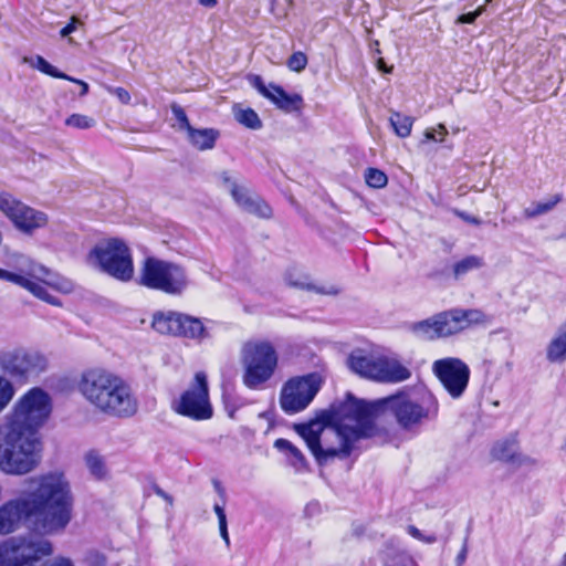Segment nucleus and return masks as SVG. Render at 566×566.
Listing matches in <instances>:
<instances>
[{
    "mask_svg": "<svg viewBox=\"0 0 566 566\" xmlns=\"http://www.w3.org/2000/svg\"><path fill=\"white\" fill-rule=\"evenodd\" d=\"M461 217L468 221V222H471V223H475L478 224L479 223V220L475 218V217H468V216H464L463 213H461Z\"/></svg>",
    "mask_w": 566,
    "mask_h": 566,
    "instance_id": "13d9d810",
    "label": "nucleus"
},
{
    "mask_svg": "<svg viewBox=\"0 0 566 566\" xmlns=\"http://www.w3.org/2000/svg\"><path fill=\"white\" fill-rule=\"evenodd\" d=\"M65 125L78 129H87L95 125V120L86 115L72 114L65 119Z\"/></svg>",
    "mask_w": 566,
    "mask_h": 566,
    "instance_id": "f704fd0d",
    "label": "nucleus"
},
{
    "mask_svg": "<svg viewBox=\"0 0 566 566\" xmlns=\"http://www.w3.org/2000/svg\"><path fill=\"white\" fill-rule=\"evenodd\" d=\"M219 531H220V535H221L222 539L226 542V545L229 546L230 545V538H229L227 522L219 523Z\"/></svg>",
    "mask_w": 566,
    "mask_h": 566,
    "instance_id": "3c124183",
    "label": "nucleus"
},
{
    "mask_svg": "<svg viewBox=\"0 0 566 566\" xmlns=\"http://www.w3.org/2000/svg\"><path fill=\"white\" fill-rule=\"evenodd\" d=\"M87 264L107 275L128 282L134 276L132 251L125 241L109 238L97 242L86 256Z\"/></svg>",
    "mask_w": 566,
    "mask_h": 566,
    "instance_id": "6e6552de",
    "label": "nucleus"
},
{
    "mask_svg": "<svg viewBox=\"0 0 566 566\" xmlns=\"http://www.w3.org/2000/svg\"><path fill=\"white\" fill-rule=\"evenodd\" d=\"M221 180L223 185L228 188V190L231 192V184H237L234 180H232L230 174L228 171H223L220 175Z\"/></svg>",
    "mask_w": 566,
    "mask_h": 566,
    "instance_id": "864d4df0",
    "label": "nucleus"
},
{
    "mask_svg": "<svg viewBox=\"0 0 566 566\" xmlns=\"http://www.w3.org/2000/svg\"><path fill=\"white\" fill-rule=\"evenodd\" d=\"M199 3L206 8H213L217 4V0H199Z\"/></svg>",
    "mask_w": 566,
    "mask_h": 566,
    "instance_id": "4d7b16f0",
    "label": "nucleus"
},
{
    "mask_svg": "<svg viewBox=\"0 0 566 566\" xmlns=\"http://www.w3.org/2000/svg\"><path fill=\"white\" fill-rule=\"evenodd\" d=\"M153 491L156 495L165 500L170 506L174 504V499L171 495H169L167 492H165L160 486L157 484L153 485Z\"/></svg>",
    "mask_w": 566,
    "mask_h": 566,
    "instance_id": "c03bdc74",
    "label": "nucleus"
},
{
    "mask_svg": "<svg viewBox=\"0 0 566 566\" xmlns=\"http://www.w3.org/2000/svg\"><path fill=\"white\" fill-rule=\"evenodd\" d=\"M291 7V0H271V12L277 17H285Z\"/></svg>",
    "mask_w": 566,
    "mask_h": 566,
    "instance_id": "4c0bfd02",
    "label": "nucleus"
},
{
    "mask_svg": "<svg viewBox=\"0 0 566 566\" xmlns=\"http://www.w3.org/2000/svg\"><path fill=\"white\" fill-rule=\"evenodd\" d=\"M439 326L437 315L429 317L427 319L413 323L411 326L412 333L421 339L432 340L436 338H440Z\"/></svg>",
    "mask_w": 566,
    "mask_h": 566,
    "instance_id": "a878e982",
    "label": "nucleus"
},
{
    "mask_svg": "<svg viewBox=\"0 0 566 566\" xmlns=\"http://www.w3.org/2000/svg\"><path fill=\"white\" fill-rule=\"evenodd\" d=\"M171 112L178 122L179 128L185 129L187 134H189L193 127L190 125L184 108L177 104H172Z\"/></svg>",
    "mask_w": 566,
    "mask_h": 566,
    "instance_id": "e433bc0d",
    "label": "nucleus"
},
{
    "mask_svg": "<svg viewBox=\"0 0 566 566\" xmlns=\"http://www.w3.org/2000/svg\"><path fill=\"white\" fill-rule=\"evenodd\" d=\"M366 413L376 426L375 419L380 412L388 411L397 421L399 427L409 430L422 423V421L436 417L439 405L436 397L427 391L420 397H415L407 391L400 390L395 395L366 401L360 399Z\"/></svg>",
    "mask_w": 566,
    "mask_h": 566,
    "instance_id": "39448f33",
    "label": "nucleus"
},
{
    "mask_svg": "<svg viewBox=\"0 0 566 566\" xmlns=\"http://www.w3.org/2000/svg\"><path fill=\"white\" fill-rule=\"evenodd\" d=\"M74 80H75V81H72V82H73V83H76V84H78V85H81V87H82L80 95H81V96L86 95V94H87V92H88V85H87V83H85L84 81L77 80V78H74Z\"/></svg>",
    "mask_w": 566,
    "mask_h": 566,
    "instance_id": "6e6d98bb",
    "label": "nucleus"
},
{
    "mask_svg": "<svg viewBox=\"0 0 566 566\" xmlns=\"http://www.w3.org/2000/svg\"><path fill=\"white\" fill-rule=\"evenodd\" d=\"M321 382L315 373L290 379L281 391V408L290 415L304 410L318 392Z\"/></svg>",
    "mask_w": 566,
    "mask_h": 566,
    "instance_id": "f8f14e48",
    "label": "nucleus"
},
{
    "mask_svg": "<svg viewBox=\"0 0 566 566\" xmlns=\"http://www.w3.org/2000/svg\"><path fill=\"white\" fill-rule=\"evenodd\" d=\"M14 395L15 389L13 384L8 378L0 375V413L9 406Z\"/></svg>",
    "mask_w": 566,
    "mask_h": 566,
    "instance_id": "2f4dec72",
    "label": "nucleus"
},
{
    "mask_svg": "<svg viewBox=\"0 0 566 566\" xmlns=\"http://www.w3.org/2000/svg\"><path fill=\"white\" fill-rule=\"evenodd\" d=\"M151 326L163 335L182 336L198 340L208 337L207 329L199 318L174 311L154 313Z\"/></svg>",
    "mask_w": 566,
    "mask_h": 566,
    "instance_id": "ddd939ff",
    "label": "nucleus"
},
{
    "mask_svg": "<svg viewBox=\"0 0 566 566\" xmlns=\"http://www.w3.org/2000/svg\"><path fill=\"white\" fill-rule=\"evenodd\" d=\"M287 67L293 72H302L307 65V56L305 53L298 51L294 52L286 62Z\"/></svg>",
    "mask_w": 566,
    "mask_h": 566,
    "instance_id": "c9c22d12",
    "label": "nucleus"
},
{
    "mask_svg": "<svg viewBox=\"0 0 566 566\" xmlns=\"http://www.w3.org/2000/svg\"><path fill=\"white\" fill-rule=\"evenodd\" d=\"M564 566H566V553H565V556H564Z\"/></svg>",
    "mask_w": 566,
    "mask_h": 566,
    "instance_id": "680f3d73",
    "label": "nucleus"
},
{
    "mask_svg": "<svg viewBox=\"0 0 566 566\" xmlns=\"http://www.w3.org/2000/svg\"><path fill=\"white\" fill-rule=\"evenodd\" d=\"M331 418L334 422L331 426L315 419L295 427L318 465H327L335 459H347L356 442L374 437L377 432L360 399L352 394H347L344 401L332 406Z\"/></svg>",
    "mask_w": 566,
    "mask_h": 566,
    "instance_id": "7ed1b4c3",
    "label": "nucleus"
},
{
    "mask_svg": "<svg viewBox=\"0 0 566 566\" xmlns=\"http://www.w3.org/2000/svg\"><path fill=\"white\" fill-rule=\"evenodd\" d=\"M274 447L280 450V451H284V452H290L292 450V448L294 447V444H292L289 440L286 439H277L275 442H274Z\"/></svg>",
    "mask_w": 566,
    "mask_h": 566,
    "instance_id": "49530a36",
    "label": "nucleus"
},
{
    "mask_svg": "<svg viewBox=\"0 0 566 566\" xmlns=\"http://www.w3.org/2000/svg\"><path fill=\"white\" fill-rule=\"evenodd\" d=\"M462 321V328L465 329L472 324H484L488 318L486 315L480 310H460L457 313Z\"/></svg>",
    "mask_w": 566,
    "mask_h": 566,
    "instance_id": "7c9ffc66",
    "label": "nucleus"
},
{
    "mask_svg": "<svg viewBox=\"0 0 566 566\" xmlns=\"http://www.w3.org/2000/svg\"><path fill=\"white\" fill-rule=\"evenodd\" d=\"M373 380L384 384H397L411 377L410 369L398 359L387 356H378L374 366Z\"/></svg>",
    "mask_w": 566,
    "mask_h": 566,
    "instance_id": "dca6fc26",
    "label": "nucleus"
},
{
    "mask_svg": "<svg viewBox=\"0 0 566 566\" xmlns=\"http://www.w3.org/2000/svg\"><path fill=\"white\" fill-rule=\"evenodd\" d=\"M546 359L552 364L566 361V321L557 328L546 346Z\"/></svg>",
    "mask_w": 566,
    "mask_h": 566,
    "instance_id": "6ab92c4d",
    "label": "nucleus"
},
{
    "mask_svg": "<svg viewBox=\"0 0 566 566\" xmlns=\"http://www.w3.org/2000/svg\"><path fill=\"white\" fill-rule=\"evenodd\" d=\"M517 449L515 440H505L494 446L492 454L496 460L518 467L532 463V460L518 453Z\"/></svg>",
    "mask_w": 566,
    "mask_h": 566,
    "instance_id": "a211bd4d",
    "label": "nucleus"
},
{
    "mask_svg": "<svg viewBox=\"0 0 566 566\" xmlns=\"http://www.w3.org/2000/svg\"><path fill=\"white\" fill-rule=\"evenodd\" d=\"M213 511L217 514L218 523H224L227 522V516L223 506L219 504H214Z\"/></svg>",
    "mask_w": 566,
    "mask_h": 566,
    "instance_id": "8fccbe9b",
    "label": "nucleus"
},
{
    "mask_svg": "<svg viewBox=\"0 0 566 566\" xmlns=\"http://www.w3.org/2000/svg\"><path fill=\"white\" fill-rule=\"evenodd\" d=\"M407 532L413 538L426 544H433L437 541V537L434 535H423L421 531L417 528L415 525H408Z\"/></svg>",
    "mask_w": 566,
    "mask_h": 566,
    "instance_id": "58836bf2",
    "label": "nucleus"
},
{
    "mask_svg": "<svg viewBox=\"0 0 566 566\" xmlns=\"http://www.w3.org/2000/svg\"><path fill=\"white\" fill-rule=\"evenodd\" d=\"M269 99L274 103L276 107L287 113L298 111L303 103L301 95H290L279 85L273 86V92Z\"/></svg>",
    "mask_w": 566,
    "mask_h": 566,
    "instance_id": "412c9836",
    "label": "nucleus"
},
{
    "mask_svg": "<svg viewBox=\"0 0 566 566\" xmlns=\"http://www.w3.org/2000/svg\"><path fill=\"white\" fill-rule=\"evenodd\" d=\"M83 397L104 415L130 418L138 411V400L128 382L101 367L86 369L78 382Z\"/></svg>",
    "mask_w": 566,
    "mask_h": 566,
    "instance_id": "20e7f679",
    "label": "nucleus"
},
{
    "mask_svg": "<svg viewBox=\"0 0 566 566\" xmlns=\"http://www.w3.org/2000/svg\"><path fill=\"white\" fill-rule=\"evenodd\" d=\"M77 22H78V20H77L75 17H73V18L71 19V22H70L67 25H65V27L60 31L61 36H62V38H65V36L70 35L72 32H74V31H75V29H76V23H77Z\"/></svg>",
    "mask_w": 566,
    "mask_h": 566,
    "instance_id": "a18cd8bd",
    "label": "nucleus"
},
{
    "mask_svg": "<svg viewBox=\"0 0 566 566\" xmlns=\"http://www.w3.org/2000/svg\"><path fill=\"white\" fill-rule=\"evenodd\" d=\"M216 489L219 493H223V489L221 488L219 482H214Z\"/></svg>",
    "mask_w": 566,
    "mask_h": 566,
    "instance_id": "052dcab7",
    "label": "nucleus"
},
{
    "mask_svg": "<svg viewBox=\"0 0 566 566\" xmlns=\"http://www.w3.org/2000/svg\"><path fill=\"white\" fill-rule=\"evenodd\" d=\"M213 511L217 514L218 523H224L227 522V516L223 506L219 504H214Z\"/></svg>",
    "mask_w": 566,
    "mask_h": 566,
    "instance_id": "09e8293b",
    "label": "nucleus"
},
{
    "mask_svg": "<svg viewBox=\"0 0 566 566\" xmlns=\"http://www.w3.org/2000/svg\"><path fill=\"white\" fill-rule=\"evenodd\" d=\"M377 358L378 356L366 355L361 350H355L348 357V366L359 376L373 380L374 366L377 364Z\"/></svg>",
    "mask_w": 566,
    "mask_h": 566,
    "instance_id": "aec40b11",
    "label": "nucleus"
},
{
    "mask_svg": "<svg viewBox=\"0 0 566 566\" xmlns=\"http://www.w3.org/2000/svg\"><path fill=\"white\" fill-rule=\"evenodd\" d=\"M378 67H379L380 70H384V71H385V72H387V73H389V72L391 71V69H386V67H385V63H384L382 59L378 60Z\"/></svg>",
    "mask_w": 566,
    "mask_h": 566,
    "instance_id": "bf43d9fd",
    "label": "nucleus"
},
{
    "mask_svg": "<svg viewBox=\"0 0 566 566\" xmlns=\"http://www.w3.org/2000/svg\"><path fill=\"white\" fill-rule=\"evenodd\" d=\"M390 125L399 137L405 138L411 133L413 118L398 112H392L390 116Z\"/></svg>",
    "mask_w": 566,
    "mask_h": 566,
    "instance_id": "c85d7f7f",
    "label": "nucleus"
},
{
    "mask_svg": "<svg viewBox=\"0 0 566 566\" xmlns=\"http://www.w3.org/2000/svg\"><path fill=\"white\" fill-rule=\"evenodd\" d=\"M483 7H480L478 10L473 12L461 14L455 22L458 24L473 23L478 19V17L481 15Z\"/></svg>",
    "mask_w": 566,
    "mask_h": 566,
    "instance_id": "a19ab883",
    "label": "nucleus"
},
{
    "mask_svg": "<svg viewBox=\"0 0 566 566\" xmlns=\"http://www.w3.org/2000/svg\"><path fill=\"white\" fill-rule=\"evenodd\" d=\"M560 200V195H554L544 202H533L530 207L525 208L524 216L526 218H535L537 216L545 214L549 212Z\"/></svg>",
    "mask_w": 566,
    "mask_h": 566,
    "instance_id": "c756f323",
    "label": "nucleus"
},
{
    "mask_svg": "<svg viewBox=\"0 0 566 566\" xmlns=\"http://www.w3.org/2000/svg\"><path fill=\"white\" fill-rule=\"evenodd\" d=\"M436 130H437L438 138L444 139L446 136L448 135V129L443 124H438Z\"/></svg>",
    "mask_w": 566,
    "mask_h": 566,
    "instance_id": "5fc2aeb1",
    "label": "nucleus"
},
{
    "mask_svg": "<svg viewBox=\"0 0 566 566\" xmlns=\"http://www.w3.org/2000/svg\"><path fill=\"white\" fill-rule=\"evenodd\" d=\"M123 104L130 102V94L123 87H115L109 90Z\"/></svg>",
    "mask_w": 566,
    "mask_h": 566,
    "instance_id": "37998d69",
    "label": "nucleus"
},
{
    "mask_svg": "<svg viewBox=\"0 0 566 566\" xmlns=\"http://www.w3.org/2000/svg\"><path fill=\"white\" fill-rule=\"evenodd\" d=\"M22 62L29 64L31 67L39 70L40 72L50 75L54 78H62L66 81H75L74 77L60 72L55 66L50 64L44 57L41 55H36L34 57L24 56Z\"/></svg>",
    "mask_w": 566,
    "mask_h": 566,
    "instance_id": "393cba45",
    "label": "nucleus"
},
{
    "mask_svg": "<svg viewBox=\"0 0 566 566\" xmlns=\"http://www.w3.org/2000/svg\"><path fill=\"white\" fill-rule=\"evenodd\" d=\"M253 86L266 98H270L271 93L273 92V86H276L275 84H270L266 86L262 78L260 76H254L253 78Z\"/></svg>",
    "mask_w": 566,
    "mask_h": 566,
    "instance_id": "ea45409f",
    "label": "nucleus"
},
{
    "mask_svg": "<svg viewBox=\"0 0 566 566\" xmlns=\"http://www.w3.org/2000/svg\"><path fill=\"white\" fill-rule=\"evenodd\" d=\"M455 313H458V308L436 314L441 337H448L463 331L462 321Z\"/></svg>",
    "mask_w": 566,
    "mask_h": 566,
    "instance_id": "4be33fe9",
    "label": "nucleus"
},
{
    "mask_svg": "<svg viewBox=\"0 0 566 566\" xmlns=\"http://www.w3.org/2000/svg\"><path fill=\"white\" fill-rule=\"evenodd\" d=\"M51 413V398L32 388L18 399L0 423V470L22 475L40 463L39 430Z\"/></svg>",
    "mask_w": 566,
    "mask_h": 566,
    "instance_id": "f03ea898",
    "label": "nucleus"
},
{
    "mask_svg": "<svg viewBox=\"0 0 566 566\" xmlns=\"http://www.w3.org/2000/svg\"><path fill=\"white\" fill-rule=\"evenodd\" d=\"M235 119L251 129H260L262 127V122L259 118V115L251 108L240 109L237 112Z\"/></svg>",
    "mask_w": 566,
    "mask_h": 566,
    "instance_id": "473e14b6",
    "label": "nucleus"
},
{
    "mask_svg": "<svg viewBox=\"0 0 566 566\" xmlns=\"http://www.w3.org/2000/svg\"><path fill=\"white\" fill-rule=\"evenodd\" d=\"M46 359L38 352L22 347H4L0 349V370L19 380H27L43 371Z\"/></svg>",
    "mask_w": 566,
    "mask_h": 566,
    "instance_id": "9d476101",
    "label": "nucleus"
},
{
    "mask_svg": "<svg viewBox=\"0 0 566 566\" xmlns=\"http://www.w3.org/2000/svg\"><path fill=\"white\" fill-rule=\"evenodd\" d=\"M286 282L290 286L314 291L315 293L324 295H337L340 292L339 287L336 285L316 286L308 282V277L306 275L302 274L289 273L286 275Z\"/></svg>",
    "mask_w": 566,
    "mask_h": 566,
    "instance_id": "5701e85b",
    "label": "nucleus"
},
{
    "mask_svg": "<svg viewBox=\"0 0 566 566\" xmlns=\"http://www.w3.org/2000/svg\"><path fill=\"white\" fill-rule=\"evenodd\" d=\"M294 461H293V465L296 467L297 469L300 468H303L305 467L306 464V460L303 455V453L301 452V450L298 448H296L295 446L292 448V450L289 452Z\"/></svg>",
    "mask_w": 566,
    "mask_h": 566,
    "instance_id": "79ce46f5",
    "label": "nucleus"
},
{
    "mask_svg": "<svg viewBox=\"0 0 566 566\" xmlns=\"http://www.w3.org/2000/svg\"><path fill=\"white\" fill-rule=\"evenodd\" d=\"M0 211L24 234H33L49 222L46 213L27 206L9 192H0Z\"/></svg>",
    "mask_w": 566,
    "mask_h": 566,
    "instance_id": "9b49d317",
    "label": "nucleus"
},
{
    "mask_svg": "<svg viewBox=\"0 0 566 566\" xmlns=\"http://www.w3.org/2000/svg\"><path fill=\"white\" fill-rule=\"evenodd\" d=\"M219 130L214 128H193L188 134V139L193 147L199 150H209L214 147L217 139L219 138Z\"/></svg>",
    "mask_w": 566,
    "mask_h": 566,
    "instance_id": "b1692460",
    "label": "nucleus"
},
{
    "mask_svg": "<svg viewBox=\"0 0 566 566\" xmlns=\"http://www.w3.org/2000/svg\"><path fill=\"white\" fill-rule=\"evenodd\" d=\"M73 496L69 481L62 473L30 478L19 497L0 507V533L10 534L21 523L34 531H63L72 518Z\"/></svg>",
    "mask_w": 566,
    "mask_h": 566,
    "instance_id": "f257e3e1",
    "label": "nucleus"
},
{
    "mask_svg": "<svg viewBox=\"0 0 566 566\" xmlns=\"http://www.w3.org/2000/svg\"><path fill=\"white\" fill-rule=\"evenodd\" d=\"M432 371L453 399L462 397L471 374L469 366L463 360L455 357L438 359L432 364Z\"/></svg>",
    "mask_w": 566,
    "mask_h": 566,
    "instance_id": "2eb2a0df",
    "label": "nucleus"
},
{
    "mask_svg": "<svg viewBox=\"0 0 566 566\" xmlns=\"http://www.w3.org/2000/svg\"><path fill=\"white\" fill-rule=\"evenodd\" d=\"M137 282L149 290L172 296L182 295L190 284L185 266L154 255L143 260Z\"/></svg>",
    "mask_w": 566,
    "mask_h": 566,
    "instance_id": "0eeeda50",
    "label": "nucleus"
},
{
    "mask_svg": "<svg viewBox=\"0 0 566 566\" xmlns=\"http://www.w3.org/2000/svg\"><path fill=\"white\" fill-rule=\"evenodd\" d=\"M85 464L90 473L96 480H103L107 475V468L104 458L95 450L88 451L85 457Z\"/></svg>",
    "mask_w": 566,
    "mask_h": 566,
    "instance_id": "cd10ccee",
    "label": "nucleus"
},
{
    "mask_svg": "<svg viewBox=\"0 0 566 566\" xmlns=\"http://www.w3.org/2000/svg\"><path fill=\"white\" fill-rule=\"evenodd\" d=\"M467 555H468V546H467V539L464 541V544L461 548V551L459 552L458 556H457V564L458 566H462V564L465 562L467 559Z\"/></svg>",
    "mask_w": 566,
    "mask_h": 566,
    "instance_id": "de8ad7c7",
    "label": "nucleus"
},
{
    "mask_svg": "<svg viewBox=\"0 0 566 566\" xmlns=\"http://www.w3.org/2000/svg\"><path fill=\"white\" fill-rule=\"evenodd\" d=\"M424 137L428 140H433V142H439V143L443 142V138H438L437 137L436 128H427L426 132H424Z\"/></svg>",
    "mask_w": 566,
    "mask_h": 566,
    "instance_id": "603ef678",
    "label": "nucleus"
},
{
    "mask_svg": "<svg viewBox=\"0 0 566 566\" xmlns=\"http://www.w3.org/2000/svg\"><path fill=\"white\" fill-rule=\"evenodd\" d=\"M365 180L373 188H384L388 182L387 175L377 168H368L365 171Z\"/></svg>",
    "mask_w": 566,
    "mask_h": 566,
    "instance_id": "72a5a7b5",
    "label": "nucleus"
},
{
    "mask_svg": "<svg viewBox=\"0 0 566 566\" xmlns=\"http://www.w3.org/2000/svg\"><path fill=\"white\" fill-rule=\"evenodd\" d=\"M231 196L234 201L247 212L261 218H270L272 210L270 206L259 196L251 193L245 187L231 184Z\"/></svg>",
    "mask_w": 566,
    "mask_h": 566,
    "instance_id": "f3484780",
    "label": "nucleus"
},
{
    "mask_svg": "<svg viewBox=\"0 0 566 566\" xmlns=\"http://www.w3.org/2000/svg\"><path fill=\"white\" fill-rule=\"evenodd\" d=\"M174 410L193 420H207L212 417L208 381L203 373L196 374L195 382L181 395L178 401L174 402Z\"/></svg>",
    "mask_w": 566,
    "mask_h": 566,
    "instance_id": "4468645a",
    "label": "nucleus"
},
{
    "mask_svg": "<svg viewBox=\"0 0 566 566\" xmlns=\"http://www.w3.org/2000/svg\"><path fill=\"white\" fill-rule=\"evenodd\" d=\"M0 280L21 286L35 297L55 306H61V302L52 296L45 286L64 294L72 293L74 290V283L71 280L28 258H21L17 272L0 269Z\"/></svg>",
    "mask_w": 566,
    "mask_h": 566,
    "instance_id": "423d86ee",
    "label": "nucleus"
},
{
    "mask_svg": "<svg viewBox=\"0 0 566 566\" xmlns=\"http://www.w3.org/2000/svg\"><path fill=\"white\" fill-rule=\"evenodd\" d=\"M240 360L243 384L249 389H260L274 375L279 356L270 342L252 340L242 346Z\"/></svg>",
    "mask_w": 566,
    "mask_h": 566,
    "instance_id": "1a4fd4ad",
    "label": "nucleus"
},
{
    "mask_svg": "<svg viewBox=\"0 0 566 566\" xmlns=\"http://www.w3.org/2000/svg\"><path fill=\"white\" fill-rule=\"evenodd\" d=\"M484 265V260L478 255H468L455 262L452 266V274L455 280L467 275L469 272L479 270Z\"/></svg>",
    "mask_w": 566,
    "mask_h": 566,
    "instance_id": "bb28decb",
    "label": "nucleus"
}]
</instances>
